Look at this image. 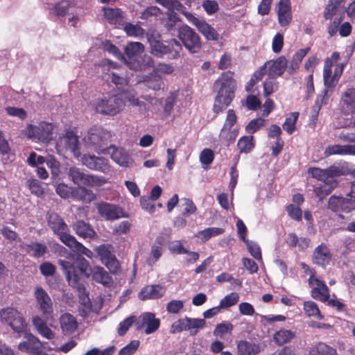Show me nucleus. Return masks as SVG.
<instances>
[{"label": "nucleus", "instance_id": "7", "mask_svg": "<svg viewBox=\"0 0 355 355\" xmlns=\"http://www.w3.org/2000/svg\"><path fill=\"white\" fill-rule=\"evenodd\" d=\"M47 223L50 229L53 231L60 241L64 244L69 243V241L73 237L69 233V228L64 219L57 213H51L47 218Z\"/></svg>", "mask_w": 355, "mask_h": 355}, {"label": "nucleus", "instance_id": "50", "mask_svg": "<svg viewBox=\"0 0 355 355\" xmlns=\"http://www.w3.org/2000/svg\"><path fill=\"white\" fill-rule=\"evenodd\" d=\"M299 117V112H294L289 114L286 118L285 122L283 124L284 130L289 135H291L296 129V122Z\"/></svg>", "mask_w": 355, "mask_h": 355}, {"label": "nucleus", "instance_id": "60", "mask_svg": "<svg viewBox=\"0 0 355 355\" xmlns=\"http://www.w3.org/2000/svg\"><path fill=\"white\" fill-rule=\"evenodd\" d=\"M243 105L245 106L248 110L256 111L261 106L260 100L254 95H248L243 103Z\"/></svg>", "mask_w": 355, "mask_h": 355}, {"label": "nucleus", "instance_id": "57", "mask_svg": "<svg viewBox=\"0 0 355 355\" xmlns=\"http://www.w3.org/2000/svg\"><path fill=\"white\" fill-rule=\"evenodd\" d=\"M205 320L204 319L190 318L187 317V330L191 331L192 335L198 333V329L202 328L205 326Z\"/></svg>", "mask_w": 355, "mask_h": 355}, {"label": "nucleus", "instance_id": "10", "mask_svg": "<svg viewBox=\"0 0 355 355\" xmlns=\"http://www.w3.org/2000/svg\"><path fill=\"white\" fill-rule=\"evenodd\" d=\"M110 137L111 135L108 131L94 126L89 130L87 141L96 152H103L106 149Z\"/></svg>", "mask_w": 355, "mask_h": 355}, {"label": "nucleus", "instance_id": "63", "mask_svg": "<svg viewBox=\"0 0 355 355\" xmlns=\"http://www.w3.org/2000/svg\"><path fill=\"white\" fill-rule=\"evenodd\" d=\"M139 346V340H132L130 343L120 349L119 355H132L137 351Z\"/></svg>", "mask_w": 355, "mask_h": 355}, {"label": "nucleus", "instance_id": "46", "mask_svg": "<svg viewBox=\"0 0 355 355\" xmlns=\"http://www.w3.org/2000/svg\"><path fill=\"white\" fill-rule=\"evenodd\" d=\"M198 31L209 40H218L219 35L217 31L205 20L200 22L197 28Z\"/></svg>", "mask_w": 355, "mask_h": 355}, {"label": "nucleus", "instance_id": "18", "mask_svg": "<svg viewBox=\"0 0 355 355\" xmlns=\"http://www.w3.org/2000/svg\"><path fill=\"white\" fill-rule=\"evenodd\" d=\"M309 284L313 286L311 296L314 299L322 302H325L329 299V288L324 282L312 275L309 279Z\"/></svg>", "mask_w": 355, "mask_h": 355}, {"label": "nucleus", "instance_id": "55", "mask_svg": "<svg viewBox=\"0 0 355 355\" xmlns=\"http://www.w3.org/2000/svg\"><path fill=\"white\" fill-rule=\"evenodd\" d=\"M27 185L31 193L37 197H42L44 194V189L42 187V182L37 179H29L27 181Z\"/></svg>", "mask_w": 355, "mask_h": 355}, {"label": "nucleus", "instance_id": "49", "mask_svg": "<svg viewBox=\"0 0 355 355\" xmlns=\"http://www.w3.org/2000/svg\"><path fill=\"white\" fill-rule=\"evenodd\" d=\"M266 124V120L261 118L257 117L256 119H252L249 121V123L246 125L245 128V130L248 134L252 135L256 132L261 130L263 128Z\"/></svg>", "mask_w": 355, "mask_h": 355}, {"label": "nucleus", "instance_id": "42", "mask_svg": "<svg viewBox=\"0 0 355 355\" xmlns=\"http://www.w3.org/2000/svg\"><path fill=\"white\" fill-rule=\"evenodd\" d=\"M224 232L225 230L223 228L208 227L197 232L196 236L199 239L201 242H206L214 236L222 234Z\"/></svg>", "mask_w": 355, "mask_h": 355}, {"label": "nucleus", "instance_id": "34", "mask_svg": "<svg viewBox=\"0 0 355 355\" xmlns=\"http://www.w3.org/2000/svg\"><path fill=\"white\" fill-rule=\"evenodd\" d=\"M63 139L66 146L75 156L78 157L80 155L78 137L72 130H67Z\"/></svg>", "mask_w": 355, "mask_h": 355}, {"label": "nucleus", "instance_id": "13", "mask_svg": "<svg viewBox=\"0 0 355 355\" xmlns=\"http://www.w3.org/2000/svg\"><path fill=\"white\" fill-rule=\"evenodd\" d=\"M34 296L36 299L37 307L43 317L47 320L52 317L53 303L46 291L41 286L35 288Z\"/></svg>", "mask_w": 355, "mask_h": 355}, {"label": "nucleus", "instance_id": "17", "mask_svg": "<svg viewBox=\"0 0 355 355\" xmlns=\"http://www.w3.org/2000/svg\"><path fill=\"white\" fill-rule=\"evenodd\" d=\"M327 207L333 212L338 214L341 218H343L340 214L341 213H349L355 209L347 196L343 197L335 195L331 196L329 198Z\"/></svg>", "mask_w": 355, "mask_h": 355}, {"label": "nucleus", "instance_id": "16", "mask_svg": "<svg viewBox=\"0 0 355 355\" xmlns=\"http://www.w3.org/2000/svg\"><path fill=\"white\" fill-rule=\"evenodd\" d=\"M333 258L330 248L325 243H321L313 251L312 263L325 268L329 265Z\"/></svg>", "mask_w": 355, "mask_h": 355}, {"label": "nucleus", "instance_id": "3", "mask_svg": "<svg viewBox=\"0 0 355 355\" xmlns=\"http://www.w3.org/2000/svg\"><path fill=\"white\" fill-rule=\"evenodd\" d=\"M160 35L151 34L148 36V41L150 46V53L158 58H166L168 60H175L180 57L182 51V44L176 39L162 42Z\"/></svg>", "mask_w": 355, "mask_h": 355}, {"label": "nucleus", "instance_id": "30", "mask_svg": "<svg viewBox=\"0 0 355 355\" xmlns=\"http://www.w3.org/2000/svg\"><path fill=\"white\" fill-rule=\"evenodd\" d=\"M24 248L27 254L35 259L43 257L48 250L46 244L37 241H33L29 244H26Z\"/></svg>", "mask_w": 355, "mask_h": 355}, {"label": "nucleus", "instance_id": "20", "mask_svg": "<svg viewBox=\"0 0 355 355\" xmlns=\"http://www.w3.org/2000/svg\"><path fill=\"white\" fill-rule=\"evenodd\" d=\"M144 51V46L141 42H131L125 47V60H121L130 69V63L137 62Z\"/></svg>", "mask_w": 355, "mask_h": 355}, {"label": "nucleus", "instance_id": "41", "mask_svg": "<svg viewBox=\"0 0 355 355\" xmlns=\"http://www.w3.org/2000/svg\"><path fill=\"white\" fill-rule=\"evenodd\" d=\"M154 61L153 58L147 55H140L137 62L130 63V69L135 71H143L148 67L153 66Z\"/></svg>", "mask_w": 355, "mask_h": 355}, {"label": "nucleus", "instance_id": "39", "mask_svg": "<svg viewBox=\"0 0 355 355\" xmlns=\"http://www.w3.org/2000/svg\"><path fill=\"white\" fill-rule=\"evenodd\" d=\"M238 352L243 355H257L260 352V346L246 340H241L238 344Z\"/></svg>", "mask_w": 355, "mask_h": 355}, {"label": "nucleus", "instance_id": "54", "mask_svg": "<svg viewBox=\"0 0 355 355\" xmlns=\"http://www.w3.org/2000/svg\"><path fill=\"white\" fill-rule=\"evenodd\" d=\"M239 295L236 292L225 295L220 301L219 306L221 309L230 308L238 303Z\"/></svg>", "mask_w": 355, "mask_h": 355}, {"label": "nucleus", "instance_id": "21", "mask_svg": "<svg viewBox=\"0 0 355 355\" xmlns=\"http://www.w3.org/2000/svg\"><path fill=\"white\" fill-rule=\"evenodd\" d=\"M166 290L160 284H151L143 287L138 293V297L142 301L156 300L164 296Z\"/></svg>", "mask_w": 355, "mask_h": 355}, {"label": "nucleus", "instance_id": "62", "mask_svg": "<svg viewBox=\"0 0 355 355\" xmlns=\"http://www.w3.org/2000/svg\"><path fill=\"white\" fill-rule=\"evenodd\" d=\"M5 110L8 115L17 117L21 120H24L28 116L26 111L21 107H6Z\"/></svg>", "mask_w": 355, "mask_h": 355}, {"label": "nucleus", "instance_id": "31", "mask_svg": "<svg viewBox=\"0 0 355 355\" xmlns=\"http://www.w3.org/2000/svg\"><path fill=\"white\" fill-rule=\"evenodd\" d=\"M332 62L329 58H327L324 61V70H323V78L324 85L328 88H334L338 80V78H336V73L332 76L331 73Z\"/></svg>", "mask_w": 355, "mask_h": 355}, {"label": "nucleus", "instance_id": "23", "mask_svg": "<svg viewBox=\"0 0 355 355\" xmlns=\"http://www.w3.org/2000/svg\"><path fill=\"white\" fill-rule=\"evenodd\" d=\"M269 64L268 76L270 78H275L278 76H281L285 71L288 61L284 56H279L275 61H270L266 63Z\"/></svg>", "mask_w": 355, "mask_h": 355}, {"label": "nucleus", "instance_id": "40", "mask_svg": "<svg viewBox=\"0 0 355 355\" xmlns=\"http://www.w3.org/2000/svg\"><path fill=\"white\" fill-rule=\"evenodd\" d=\"M111 158L114 162L122 166H128L130 161L128 153L124 148H114L112 153Z\"/></svg>", "mask_w": 355, "mask_h": 355}, {"label": "nucleus", "instance_id": "32", "mask_svg": "<svg viewBox=\"0 0 355 355\" xmlns=\"http://www.w3.org/2000/svg\"><path fill=\"white\" fill-rule=\"evenodd\" d=\"M324 154L327 157L333 155H355V145L341 146L338 144H335L329 146L328 147L326 148L324 150Z\"/></svg>", "mask_w": 355, "mask_h": 355}, {"label": "nucleus", "instance_id": "15", "mask_svg": "<svg viewBox=\"0 0 355 355\" xmlns=\"http://www.w3.org/2000/svg\"><path fill=\"white\" fill-rule=\"evenodd\" d=\"M81 161L83 165L91 170L101 171L103 173H108L111 171L108 159L103 157L85 154L82 157Z\"/></svg>", "mask_w": 355, "mask_h": 355}, {"label": "nucleus", "instance_id": "53", "mask_svg": "<svg viewBox=\"0 0 355 355\" xmlns=\"http://www.w3.org/2000/svg\"><path fill=\"white\" fill-rule=\"evenodd\" d=\"M137 321V317L135 315H130L125 318L124 320L119 323L117 331L118 334L120 336H124L132 324H135L136 327Z\"/></svg>", "mask_w": 355, "mask_h": 355}, {"label": "nucleus", "instance_id": "29", "mask_svg": "<svg viewBox=\"0 0 355 355\" xmlns=\"http://www.w3.org/2000/svg\"><path fill=\"white\" fill-rule=\"evenodd\" d=\"M144 83L147 87L154 91L164 89L165 85L162 77L155 71L146 76L144 78Z\"/></svg>", "mask_w": 355, "mask_h": 355}, {"label": "nucleus", "instance_id": "11", "mask_svg": "<svg viewBox=\"0 0 355 355\" xmlns=\"http://www.w3.org/2000/svg\"><path fill=\"white\" fill-rule=\"evenodd\" d=\"M112 246L110 244H102L99 245L96 252L101 262L106 266L111 273L118 272L120 264L116 256L112 253Z\"/></svg>", "mask_w": 355, "mask_h": 355}, {"label": "nucleus", "instance_id": "4", "mask_svg": "<svg viewBox=\"0 0 355 355\" xmlns=\"http://www.w3.org/2000/svg\"><path fill=\"white\" fill-rule=\"evenodd\" d=\"M0 321L6 324L19 334L24 333L27 324L21 313L13 307H6L0 310Z\"/></svg>", "mask_w": 355, "mask_h": 355}, {"label": "nucleus", "instance_id": "64", "mask_svg": "<svg viewBox=\"0 0 355 355\" xmlns=\"http://www.w3.org/2000/svg\"><path fill=\"white\" fill-rule=\"evenodd\" d=\"M286 211L292 219L297 221L302 220V211L299 207L291 204L286 207Z\"/></svg>", "mask_w": 355, "mask_h": 355}, {"label": "nucleus", "instance_id": "19", "mask_svg": "<svg viewBox=\"0 0 355 355\" xmlns=\"http://www.w3.org/2000/svg\"><path fill=\"white\" fill-rule=\"evenodd\" d=\"M96 208L98 214L107 220H116L123 216V211L120 208L109 202H98L96 205Z\"/></svg>", "mask_w": 355, "mask_h": 355}, {"label": "nucleus", "instance_id": "35", "mask_svg": "<svg viewBox=\"0 0 355 355\" xmlns=\"http://www.w3.org/2000/svg\"><path fill=\"white\" fill-rule=\"evenodd\" d=\"M309 355H338L337 351L333 347L324 343L320 342L312 346Z\"/></svg>", "mask_w": 355, "mask_h": 355}, {"label": "nucleus", "instance_id": "6", "mask_svg": "<svg viewBox=\"0 0 355 355\" xmlns=\"http://www.w3.org/2000/svg\"><path fill=\"white\" fill-rule=\"evenodd\" d=\"M178 37L191 53H198L202 49L199 35L187 24L182 25L178 28Z\"/></svg>", "mask_w": 355, "mask_h": 355}, {"label": "nucleus", "instance_id": "2", "mask_svg": "<svg viewBox=\"0 0 355 355\" xmlns=\"http://www.w3.org/2000/svg\"><path fill=\"white\" fill-rule=\"evenodd\" d=\"M220 88L214 98L213 112L216 114L223 112L232 103L234 98L236 81L234 73L227 71L221 74L215 82L214 86L219 85Z\"/></svg>", "mask_w": 355, "mask_h": 355}, {"label": "nucleus", "instance_id": "9", "mask_svg": "<svg viewBox=\"0 0 355 355\" xmlns=\"http://www.w3.org/2000/svg\"><path fill=\"white\" fill-rule=\"evenodd\" d=\"M28 137L34 140L48 144L52 139L53 125L42 121L37 125H28L26 128Z\"/></svg>", "mask_w": 355, "mask_h": 355}, {"label": "nucleus", "instance_id": "25", "mask_svg": "<svg viewBox=\"0 0 355 355\" xmlns=\"http://www.w3.org/2000/svg\"><path fill=\"white\" fill-rule=\"evenodd\" d=\"M59 322L62 331L64 335L73 334L78 327L76 318L69 313L62 314L59 318Z\"/></svg>", "mask_w": 355, "mask_h": 355}, {"label": "nucleus", "instance_id": "43", "mask_svg": "<svg viewBox=\"0 0 355 355\" xmlns=\"http://www.w3.org/2000/svg\"><path fill=\"white\" fill-rule=\"evenodd\" d=\"M74 196L77 199L88 203L96 199V194L92 190L85 187H79L73 191Z\"/></svg>", "mask_w": 355, "mask_h": 355}, {"label": "nucleus", "instance_id": "45", "mask_svg": "<svg viewBox=\"0 0 355 355\" xmlns=\"http://www.w3.org/2000/svg\"><path fill=\"white\" fill-rule=\"evenodd\" d=\"M198 31L209 40H218L219 35L217 31L205 20L200 22L197 28Z\"/></svg>", "mask_w": 355, "mask_h": 355}, {"label": "nucleus", "instance_id": "37", "mask_svg": "<svg viewBox=\"0 0 355 355\" xmlns=\"http://www.w3.org/2000/svg\"><path fill=\"white\" fill-rule=\"evenodd\" d=\"M341 102L348 112L355 113V89H347L342 95Z\"/></svg>", "mask_w": 355, "mask_h": 355}, {"label": "nucleus", "instance_id": "24", "mask_svg": "<svg viewBox=\"0 0 355 355\" xmlns=\"http://www.w3.org/2000/svg\"><path fill=\"white\" fill-rule=\"evenodd\" d=\"M277 16L282 26H288L292 19L290 0H280L278 3Z\"/></svg>", "mask_w": 355, "mask_h": 355}, {"label": "nucleus", "instance_id": "8", "mask_svg": "<svg viewBox=\"0 0 355 355\" xmlns=\"http://www.w3.org/2000/svg\"><path fill=\"white\" fill-rule=\"evenodd\" d=\"M69 176L73 182L78 185L99 187L106 182L104 178L85 173L80 168L75 166L69 168Z\"/></svg>", "mask_w": 355, "mask_h": 355}, {"label": "nucleus", "instance_id": "5", "mask_svg": "<svg viewBox=\"0 0 355 355\" xmlns=\"http://www.w3.org/2000/svg\"><path fill=\"white\" fill-rule=\"evenodd\" d=\"M123 106V101L118 95L96 98L93 107L97 113L103 115L114 116L119 112Z\"/></svg>", "mask_w": 355, "mask_h": 355}, {"label": "nucleus", "instance_id": "58", "mask_svg": "<svg viewBox=\"0 0 355 355\" xmlns=\"http://www.w3.org/2000/svg\"><path fill=\"white\" fill-rule=\"evenodd\" d=\"M103 49L114 55L119 60H125V55L120 51L119 48L110 40H105V42L103 43Z\"/></svg>", "mask_w": 355, "mask_h": 355}, {"label": "nucleus", "instance_id": "59", "mask_svg": "<svg viewBox=\"0 0 355 355\" xmlns=\"http://www.w3.org/2000/svg\"><path fill=\"white\" fill-rule=\"evenodd\" d=\"M234 329V326L230 322H222L218 324L214 330V335L216 337L222 338L225 334L231 333Z\"/></svg>", "mask_w": 355, "mask_h": 355}, {"label": "nucleus", "instance_id": "56", "mask_svg": "<svg viewBox=\"0 0 355 355\" xmlns=\"http://www.w3.org/2000/svg\"><path fill=\"white\" fill-rule=\"evenodd\" d=\"M183 202L181 205L182 208L181 212L183 216H189L193 214L197 211V207L192 200L189 198H183Z\"/></svg>", "mask_w": 355, "mask_h": 355}, {"label": "nucleus", "instance_id": "1", "mask_svg": "<svg viewBox=\"0 0 355 355\" xmlns=\"http://www.w3.org/2000/svg\"><path fill=\"white\" fill-rule=\"evenodd\" d=\"M58 264L65 274L69 286L78 291L80 299L83 301L86 298L89 300V293L85 286L89 275L94 281L103 286H110L112 284V278L104 268L94 266L91 268L89 261L83 257H73L72 261L59 259Z\"/></svg>", "mask_w": 355, "mask_h": 355}, {"label": "nucleus", "instance_id": "22", "mask_svg": "<svg viewBox=\"0 0 355 355\" xmlns=\"http://www.w3.org/2000/svg\"><path fill=\"white\" fill-rule=\"evenodd\" d=\"M71 227L75 233L83 239L92 240L98 236L92 225L83 220H76Z\"/></svg>", "mask_w": 355, "mask_h": 355}, {"label": "nucleus", "instance_id": "33", "mask_svg": "<svg viewBox=\"0 0 355 355\" xmlns=\"http://www.w3.org/2000/svg\"><path fill=\"white\" fill-rule=\"evenodd\" d=\"M66 246L72 249L73 251L76 252L78 255H73L71 258H70L68 261H72L73 257L80 256V254L85 255L87 257L92 259L93 257V252L83 245L80 242L78 241L75 236H73L69 241V243H67Z\"/></svg>", "mask_w": 355, "mask_h": 355}, {"label": "nucleus", "instance_id": "52", "mask_svg": "<svg viewBox=\"0 0 355 355\" xmlns=\"http://www.w3.org/2000/svg\"><path fill=\"white\" fill-rule=\"evenodd\" d=\"M124 31L128 36L131 37H142L144 35V29L138 24L132 23H125L123 28Z\"/></svg>", "mask_w": 355, "mask_h": 355}, {"label": "nucleus", "instance_id": "14", "mask_svg": "<svg viewBox=\"0 0 355 355\" xmlns=\"http://www.w3.org/2000/svg\"><path fill=\"white\" fill-rule=\"evenodd\" d=\"M160 327V320L155 317V313L144 312L137 317L136 329L138 331L144 329L146 334L155 332Z\"/></svg>", "mask_w": 355, "mask_h": 355}, {"label": "nucleus", "instance_id": "38", "mask_svg": "<svg viewBox=\"0 0 355 355\" xmlns=\"http://www.w3.org/2000/svg\"><path fill=\"white\" fill-rule=\"evenodd\" d=\"M344 3L345 0H329L323 12L324 18L331 20Z\"/></svg>", "mask_w": 355, "mask_h": 355}, {"label": "nucleus", "instance_id": "26", "mask_svg": "<svg viewBox=\"0 0 355 355\" xmlns=\"http://www.w3.org/2000/svg\"><path fill=\"white\" fill-rule=\"evenodd\" d=\"M336 180H327L318 184L313 188V192L320 201L323 200L337 187Z\"/></svg>", "mask_w": 355, "mask_h": 355}, {"label": "nucleus", "instance_id": "44", "mask_svg": "<svg viewBox=\"0 0 355 355\" xmlns=\"http://www.w3.org/2000/svg\"><path fill=\"white\" fill-rule=\"evenodd\" d=\"M294 337L295 333L293 331L283 329L275 332L273 339L278 345H282L290 342Z\"/></svg>", "mask_w": 355, "mask_h": 355}, {"label": "nucleus", "instance_id": "36", "mask_svg": "<svg viewBox=\"0 0 355 355\" xmlns=\"http://www.w3.org/2000/svg\"><path fill=\"white\" fill-rule=\"evenodd\" d=\"M236 146L240 154L250 153L255 147L254 136L245 135L241 137L239 139Z\"/></svg>", "mask_w": 355, "mask_h": 355}, {"label": "nucleus", "instance_id": "47", "mask_svg": "<svg viewBox=\"0 0 355 355\" xmlns=\"http://www.w3.org/2000/svg\"><path fill=\"white\" fill-rule=\"evenodd\" d=\"M166 15V18L162 21L163 26L168 31H173L180 19L174 10H167Z\"/></svg>", "mask_w": 355, "mask_h": 355}, {"label": "nucleus", "instance_id": "48", "mask_svg": "<svg viewBox=\"0 0 355 355\" xmlns=\"http://www.w3.org/2000/svg\"><path fill=\"white\" fill-rule=\"evenodd\" d=\"M303 309L309 317H314L318 320H322L323 316L315 302L313 301H306L303 304Z\"/></svg>", "mask_w": 355, "mask_h": 355}, {"label": "nucleus", "instance_id": "12", "mask_svg": "<svg viewBox=\"0 0 355 355\" xmlns=\"http://www.w3.org/2000/svg\"><path fill=\"white\" fill-rule=\"evenodd\" d=\"M308 173L312 178L322 182L336 180V178L345 175L344 168L336 165H331L325 169L311 167L309 168Z\"/></svg>", "mask_w": 355, "mask_h": 355}, {"label": "nucleus", "instance_id": "61", "mask_svg": "<svg viewBox=\"0 0 355 355\" xmlns=\"http://www.w3.org/2000/svg\"><path fill=\"white\" fill-rule=\"evenodd\" d=\"M247 245L248 250L250 254L257 260L262 259L261 248L257 243L254 241L246 240L245 241Z\"/></svg>", "mask_w": 355, "mask_h": 355}, {"label": "nucleus", "instance_id": "51", "mask_svg": "<svg viewBox=\"0 0 355 355\" xmlns=\"http://www.w3.org/2000/svg\"><path fill=\"white\" fill-rule=\"evenodd\" d=\"M237 122V116L234 110L230 109L227 112L226 119L223 128L220 130V135L222 136L226 130H230Z\"/></svg>", "mask_w": 355, "mask_h": 355}, {"label": "nucleus", "instance_id": "27", "mask_svg": "<svg viewBox=\"0 0 355 355\" xmlns=\"http://www.w3.org/2000/svg\"><path fill=\"white\" fill-rule=\"evenodd\" d=\"M103 15L109 24L112 25H120L123 21V11L119 8H103Z\"/></svg>", "mask_w": 355, "mask_h": 355}, {"label": "nucleus", "instance_id": "28", "mask_svg": "<svg viewBox=\"0 0 355 355\" xmlns=\"http://www.w3.org/2000/svg\"><path fill=\"white\" fill-rule=\"evenodd\" d=\"M309 51L310 48L307 47L305 49H299L295 52V53L293 55L288 65L287 64L286 67L287 72L289 74H293L296 72V71L299 69L303 58L306 55Z\"/></svg>", "mask_w": 355, "mask_h": 355}]
</instances>
